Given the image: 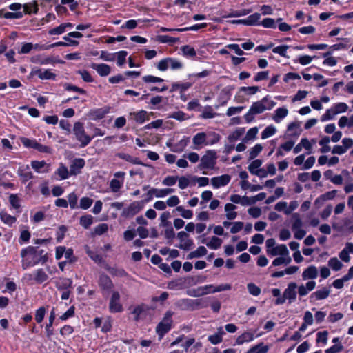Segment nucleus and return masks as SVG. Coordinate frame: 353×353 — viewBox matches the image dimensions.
Instances as JSON below:
<instances>
[{"mask_svg": "<svg viewBox=\"0 0 353 353\" xmlns=\"http://www.w3.org/2000/svg\"><path fill=\"white\" fill-rule=\"evenodd\" d=\"M276 103L270 100L268 97H263L261 100L254 102L249 111L245 114L244 118L247 123H250L254 119L256 114L263 113L266 110H271Z\"/></svg>", "mask_w": 353, "mask_h": 353, "instance_id": "nucleus-1", "label": "nucleus"}, {"mask_svg": "<svg viewBox=\"0 0 353 353\" xmlns=\"http://www.w3.org/2000/svg\"><path fill=\"white\" fill-rule=\"evenodd\" d=\"M21 256L22 258V268L23 270H26L39 263H41V261L36 253V248L32 246H28L23 249L21 252Z\"/></svg>", "mask_w": 353, "mask_h": 353, "instance_id": "nucleus-2", "label": "nucleus"}, {"mask_svg": "<svg viewBox=\"0 0 353 353\" xmlns=\"http://www.w3.org/2000/svg\"><path fill=\"white\" fill-rule=\"evenodd\" d=\"M176 306L182 310H194L198 308H205L208 306V302L205 299H183L179 300Z\"/></svg>", "mask_w": 353, "mask_h": 353, "instance_id": "nucleus-3", "label": "nucleus"}, {"mask_svg": "<svg viewBox=\"0 0 353 353\" xmlns=\"http://www.w3.org/2000/svg\"><path fill=\"white\" fill-rule=\"evenodd\" d=\"M173 314V312L167 311L163 320L157 325L156 332L159 337V340H161L163 336L170 330L172 323V316Z\"/></svg>", "mask_w": 353, "mask_h": 353, "instance_id": "nucleus-4", "label": "nucleus"}, {"mask_svg": "<svg viewBox=\"0 0 353 353\" xmlns=\"http://www.w3.org/2000/svg\"><path fill=\"white\" fill-rule=\"evenodd\" d=\"M298 286L297 284L294 282H291L288 283V287L283 292V294L282 297L277 298L275 300L276 305H281L283 304L285 300H288L289 303H292L296 299V289Z\"/></svg>", "mask_w": 353, "mask_h": 353, "instance_id": "nucleus-5", "label": "nucleus"}, {"mask_svg": "<svg viewBox=\"0 0 353 353\" xmlns=\"http://www.w3.org/2000/svg\"><path fill=\"white\" fill-rule=\"evenodd\" d=\"M73 132L77 140L80 142L81 148L87 146L92 139V137L85 133L83 124L81 122L74 123Z\"/></svg>", "mask_w": 353, "mask_h": 353, "instance_id": "nucleus-6", "label": "nucleus"}, {"mask_svg": "<svg viewBox=\"0 0 353 353\" xmlns=\"http://www.w3.org/2000/svg\"><path fill=\"white\" fill-rule=\"evenodd\" d=\"M216 152L208 150L206 154L201 157L199 168L200 170L213 169L216 165Z\"/></svg>", "mask_w": 353, "mask_h": 353, "instance_id": "nucleus-7", "label": "nucleus"}, {"mask_svg": "<svg viewBox=\"0 0 353 353\" xmlns=\"http://www.w3.org/2000/svg\"><path fill=\"white\" fill-rule=\"evenodd\" d=\"M109 310L112 313L121 312L123 310V306L120 303V294L117 291L112 292L110 300Z\"/></svg>", "mask_w": 353, "mask_h": 353, "instance_id": "nucleus-8", "label": "nucleus"}, {"mask_svg": "<svg viewBox=\"0 0 353 353\" xmlns=\"http://www.w3.org/2000/svg\"><path fill=\"white\" fill-rule=\"evenodd\" d=\"M143 202V201L132 202L128 208L123 210L122 216L125 217H132L142 210Z\"/></svg>", "mask_w": 353, "mask_h": 353, "instance_id": "nucleus-9", "label": "nucleus"}, {"mask_svg": "<svg viewBox=\"0 0 353 353\" xmlns=\"http://www.w3.org/2000/svg\"><path fill=\"white\" fill-rule=\"evenodd\" d=\"M213 288L214 286L212 285L201 286L197 288L196 289L188 291V294L193 297L204 296L209 293H212L211 289H212Z\"/></svg>", "mask_w": 353, "mask_h": 353, "instance_id": "nucleus-10", "label": "nucleus"}, {"mask_svg": "<svg viewBox=\"0 0 353 353\" xmlns=\"http://www.w3.org/2000/svg\"><path fill=\"white\" fill-rule=\"evenodd\" d=\"M231 177L228 174H223L220 176H215L211 179V183L215 188L226 185L230 181Z\"/></svg>", "mask_w": 353, "mask_h": 353, "instance_id": "nucleus-11", "label": "nucleus"}, {"mask_svg": "<svg viewBox=\"0 0 353 353\" xmlns=\"http://www.w3.org/2000/svg\"><path fill=\"white\" fill-rule=\"evenodd\" d=\"M330 293V289L329 288H323L321 290H316L313 292L310 296V301H319L327 299Z\"/></svg>", "mask_w": 353, "mask_h": 353, "instance_id": "nucleus-12", "label": "nucleus"}, {"mask_svg": "<svg viewBox=\"0 0 353 353\" xmlns=\"http://www.w3.org/2000/svg\"><path fill=\"white\" fill-rule=\"evenodd\" d=\"M85 165V161L82 158L75 159L70 167V174L71 175H77L80 173V170Z\"/></svg>", "mask_w": 353, "mask_h": 353, "instance_id": "nucleus-13", "label": "nucleus"}, {"mask_svg": "<svg viewBox=\"0 0 353 353\" xmlns=\"http://www.w3.org/2000/svg\"><path fill=\"white\" fill-rule=\"evenodd\" d=\"M90 66L93 70H95L101 77L108 76L111 72L110 67L105 63H92Z\"/></svg>", "mask_w": 353, "mask_h": 353, "instance_id": "nucleus-14", "label": "nucleus"}, {"mask_svg": "<svg viewBox=\"0 0 353 353\" xmlns=\"http://www.w3.org/2000/svg\"><path fill=\"white\" fill-rule=\"evenodd\" d=\"M99 285L103 290H110L113 287V283L108 275L102 274L99 276Z\"/></svg>", "mask_w": 353, "mask_h": 353, "instance_id": "nucleus-15", "label": "nucleus"}, {"mask_svg": "<svg viewBox=\"0 0 353 353\" xmlns=\"http://www.w3.org/2000/svg\"><path fill=\"white\" fill-rule=\"evenodd\" d=\"M318 276L317 268L314 265H310L306 268L302 273L303 280L314 279Z\"/></svg>", "mask_w": 353, "mask_h": 353, "instance_id": "nucleus-16", "label": "nucleus"}, {"mask_svg": "<svg viewBox=\"0 0 353 353\" xmlns=\"http://www.w3.org/2000/svg\"><path fill=\"white\" fill-rule=\"evenodd\" d=\"M117 156L118 157H119L120 159H123L128 162H130L132 164H135V165H144V166H147L146 164H144L143 163H142L139 158L137 157H134L130 154H125V153H123V152H119L117 154Z\"/></svg>", "mask_w": 353, "mask_h": 353, "instance_id": "nucleus-17", "label": "nucleus"}, {"mask_svg": "<svg viewBox=\"0 0 353 353\" xmlns=\"http://www.w3.org/2000/svg\"><path fill=\"white\" fill-rule=\"evenodd\" d=\"M33 73L38 76V77L41 79H55L56 74L52 72L50 70H46L44 71L41 69L36 70L33 72Z\"/></svg>", "mask_w": 353, "mask_h": 353, "instance_id": "nucleus-18", "label": "nucleus"}, {"mask_svg": "<svg viewBox=\"0 0 353 353\" xmlns=\"http://www.w3.org/2000/svg\"><path fill=\"white\" fill-rule=\"evenodd\" d=\"M268 252L270 253L272 256L281 255L288 256L289 254L288 250L285 245H279L273 248L270 251L268 250Z\"/></svg>", "mask_w": 353, "mask_h": 353, "instance_id": "nucleus-19", "label": "nucleus"}, {"mask_svg": "<svg viewBox=\"0 0 353 353\" xmlns=\"http://www.w3.org/2000/svg\"><path fill=\"white\" fill-rule=\"evenodd\" d=\"M130 116L137 123H143L145 120L148 119V113L145 110L130 112Z\"/></svg>", "mask_w": 353, "mask_h": 353, "instance_id": "nucleus-20", "label": "nucleus"}, {"mask_svg": "<svg viewBox=\"0 0 353 353\" xmlns=\"http://www.w3.org/2000/svg\"><path fill=\"white\" fill-rule=\"evenodd\" d=\"M48 279V276L46 272L42 269L39 268L34 272V281L37 283H42Z\"/></svg>", "mask_w": 353, "mask_h": 353, "instance_id": "nucleus-21", "label": "nucleus"}, {"mask_svg": "<svg viewBox=\"0 0 353 353\" xmlns=\"http://www.w3.org/2000/svg\"><path fill=\"white\" fill-rule=\"evenodd\" d=\"M288 131L291 132L290 134L292 137H298L301 134L302 130L301 129L300 122H292L288 126Z\"/></svg>", "mask_w": 353, "mask_h": 353, "instance_id": "nucleus-22", "label": "nucleus"}, {"mask_svg": "<svg viewBox=\"0 0 353 353\" xmlns=\"http://www.w3.org/2000/svg\"><path fill=\"white\" fill-rule=\"evenodd\" d=\"M153 195H154L157 198L164 197L165 195L163 194L162 189L157 188H151L147 193V197L145 199L144 202H149L153 198Z\"/></svg>", "mask_w": 353, "mask_h": 353, "instance_id": "nucleus-23", "label": "nucleus"}, {"mask_svg": "<svg viewBox=\"0 0 353 353\" xmlns=\"http://www.w3.org/2000/svg\"><path fill=\"white\" fill-rule=\"evenodd\" d=\"M236 205L232 203H227L225 205V211L226 212V217L228 220H234L237 216V212L234 211Z\"/></svg>", "mask_w": 353, "mask_h": 353, "instance_id": "nucleus-24", "label": "nucleus"}, {"mask_svg": "<svg viewBox=\"0 0 353 353\" xmlns=\"http://www.w3.org/2000/svg\"><path fill=\"white\" fill-rule=\"evenodd\" d=\"M288 114V110L285 108H279L276 110L273 119L276 123H279L281 119L285 118Z\"/></svg>", "mask_w": 353, "mask_h": 353, "instance_id": "nucleus-25", "label": "nucleus"}, {"mask_svg": "<svg viewBox=\"0 0 353 353\" xmlns=\"http://www.w3.org/2000/svg\"><path fill=\"white\" fill-rule=\"evenodd\" d=\"M55 319V312L54 310H52L50 312L49 316V322L46 326V336L50 339L51 336L53 335V330L52 329L54 320Z\"/></svg>", "mask_w": 353, "mask_h": 353, "instance_id": "nucleus-26", "label": "nucleus"}, {"mask_svg": "<svg viewBox=\"0 0 353 353\" xmlns=\"http://www.w3.org/2000/svg\"><path fill=\"white\" fill-rule=\"evenodd\" d=\"M207 249L204 246H199L196 250L191 252L188 255V259L199 258L205 256L207 254Z\"/></svg>", "mask_w": 353, "mask_h": 353, "instance_id": "nucleus-27", "label": "nucleus"}, {"mask_svg": "<svg viewBox=\"0 0 353 353\" xmlns=\"http://www.w3.org/2000/svg\"><path fill=\"white\" fill-rule=\"evenodd\" d=\"M157 40L161 43L174 44L179 41V37H172L168 35H159Z\"/></svg>", "mask_w": 353, "mask_h": 353, "instance_id": "nucleus-28", "label": "nucleus"}, {"mask_svg": "<svg viewBox=\"0 0 353 353\" xmlns=\"http://www.w3.org/2000/svg\"><path fill=\"white\" fill-rule=\"evenodd\" d=\"M18 174L23 182H26L33 177L32 173L29 171L28 166H27L25 169L19 168L18 170Z\"/></svg>", "mask_w": 353, "mask_h": 353, "instance_id": "nucleus-29", "label": "nucleus"}, {"mask_svg": "<svg viewBox=\"0 0 353 353\" xmlns=\"http://www.w3.org/2000/svg\"><path fill=\"white\" fill-rule=\"evenodd\" d=\"M254 339V335L250 332H244L236 341L237 345H242L245 342H250Z\"/></svg>", "mask_w": 353, "mask_h": 353, "instance_id": "nucleus-30", "label": "nucleus"}, {"mask_svg": "<svg viewBox=\"0 0 353 353\" xmlns=\"http://www.w3.org/2000/svg\"><path fill=\"white\" fill-rule=\"evenodd\" d=\"M261 18V14L259 13H254L252 15H250L245 19V25L246 26H254L259 25V21Z\"/></svg>", "mask_w": 353, "mask_h": 353, "instance_id": "nucleus-31", "label": "nucleus"}, {"mask_svg": "<svg viewBox=\"0 0 353 353\" xmlns=\"http://www.w3.org/2000/svg\"><path fill=\"white\" fill-rule=\"evenodd\" d=\"M0 218L1 220L5 223L8 225H12L13 223L16 222V218L13 216H11L8 214L6 212H0Z\"/></svg>", "mask_w": 353, "mask_h": 353, "instance_id": "nucleus-32", "label": "nucleus"}, {"mask_svg": "<svg viewBox=\"0 0 353 353\" xmlns=\"http://www.w3.org/2000/svg\"><path fill=\"white\" fill-rule=\"evenodd\" d=\"M72 281L70 279L59 278L57 281L56 286L58 289H67L71 286Z\"/></svg>", "mask_w": 353, "mask_h": 353, "instance_id": "nucleus-33", "label": "nucleus"}, {"mask_svg": "<svg viewBox=\"0 0 353 353\" xmlns=\"http://www.w3.org/2000/svg\"><path fill=\"white\" fill-rule=\"evenodd\" d=\"M22 7L23 8L24 12L28 14H31L32 12L36 14L39 10L36 1H34L32 3H25Z\"/></svg>", "mask_w": 353, "mask_h": 353, "instance_id": "nucleus-34", "label": "nucleus"}, {"mask_svg": "<svg viewBox=\"0 0 353 353\" xmlns=\"http://www.w3.org/2000/svg\"><path fill=\"white\" fill-rule=\"evenodd\" d=\"M185 280V279L180 278L175 281H172L168 283V288L172 290L182 289L184 288Z\"/></svg>", "mask_w": 353, "mask_h": 353, "instance_id": "nucleus-35", "label": "nucleus"}, {"mask_svg": "<svg viewBox=\"0 0 353 353\" xmlns=\"http://www.w3.org/2000/svg\"><path fill=\"white\" fill-rule=\"evenodd\" d=\"M292 230L301 228V227L303 225V223H302V221H301L300 216L298 213H294L292 214Z\"/></svg>", "mask_w": 353, "mask_h": 353, "instance_id": "nucleus-36", "label": "nucleus"}, {"mask_svg": "<svg viewBox=\"0 0 353 353\" xmlns=\"http://www.w3.org/2000/svg\"><path fill=\"white\" fill-rule=\"evenodd\" d=\"M222 244V240L216 236H212L210 241L206 243V245L210 248L216 250L221 247Z\"/></svg>", "mask_w": 353, "mask_h": 353, "instance_id": "nucleus-37", "label": "nucleus"}, {"mask_svg": "<svg viewBox=\"0 0 353 353\" xmlns=\"http://www.w3.org/2000/svg\"><path fill=\"white\" fill-rule=\"evenodd\" d=\"M328 265L334 271L340 270L342 267V263L336 258H331L328 261Z\"/></svg>", "mask_w": 353, "mask_h": 353, "instance_id": "nucleus-38", "label": "nucleus"}, {"mask_svg": "<svg viewBox=\"0 0 353 353\" xmlns=\"http://www.w3.org/2000/svg\"><path fill=\"white\" fill-rule=\"evenodd\" d=\"M268 347L263 345V343H260L250 348L247 353H267Z\"/></svg>", "mask_w": 353, "mask_h": 353, "instance_id": "nucleus-39", "label": "nucleus"}, {"mask_svg": "<svg viewBox=\"0 0 353 353\" xmlns=\"http://www.w3.org/2000/svg\"><path fill=\"white\" fill-rule=\"evenodd\" d=\"M92 223L93 218L91 215H85L80 218V224L85 229L89 228Z\"/></svg>", "mask_w": 353, "mask_h": 353, "instance_id": "nucleus-40", "label": "nucleus"}, {"mask_svg": "<svg viewBox=\"0 0 353 353\" xmlns=\"http://www.w3.org/2000/svg\"><path fill=\"white\" fill-rule=\"evenodd\" d=\"M123 184V180L112 179L110 183V187L113 192H118Z\"/></svg>", "mask_w": 353, "mask_h": 353, "instance_id": "nucleus-41", "label": "nucleus"}, {"mask_svg": "<svg viewBox=\"0 0 353 353\" xmlns=\"http://www.w3.org/2000/svg\"><path fill=\"white\" fill-rule=\"evenodd\" d=\"M276 132V129L273 125H269L266 127L264 130L261 133V138L263 139H265L272 135H274Z\"/></svg>", "mask_w": 353, "mask_h": 353, "instance_id": "nucleus-42", "label": "nucleus"}, {"mask_svg": "<svg viewBox=\"0 0 353 353\" xmlns=\"http://www.w3.org/2000/svg\"><path fill=\"white\" fill-rule=\"evenodd\" d=\"M262 165V161L260 159H256L253 161L248 166V170L252 174H255L256 171L259 170L261 165Z\"/></svg>", "mask_w": 353, "mask_h": 353, "instance_id": "nucleus-43", "label": "nucleus"}, {"mask_svg": "<svg viewBox=\"0 0 353 353\" xmlns=\"http://www.w3.org/2000/svg\"><path fill=\"white\" fill-rule=\"evenodd\" d=\"M190 86H191V83H174L172 85V88L170 90V92L176 91L179 89L181 90V92H183V91L188 90Z\"/></svg>", "mask_w": 353, "mask_h": 353, "instance_id": "nucleus-44", "label": "nucleus"}, {"mask_svg": "<svg viewBox=\"0 0 353 353\" xmlns=\"http://www.w3.org/2000/svg\"><path fill=\"white\" fill-rule=\"evenodd\" d=\"M206 139V134L204 132L197 133L192 139L193 143L196 145H200L203 144Z\"/></svg>", "mask_w": 353, "mask_h": 353, "instance_id": "nucleus-45", "label": "nucleus"}, {"mask_svg": "<svg viewBox=\"0 0 353 353\" xmlns=\"http://www.w3.org/2000/svg\"><path fill=\"white\" fill-rule=\"evenodd\" d=\"M181 50L183 52V55L185 56L194 57L196 54L194 48L188 45L182 46Z\"/></svg>", "mask_w": 353, "mask_h": 353, "instance_id": "nucleus-46", "label": "nucleus"}, {"mask_svg": "<svg viewBox=\"0 0 353 353\" xmlns=\"http://www.w3.org/2000/svg\"><path fill=\"white\" fill-rule=\"evenodd\" d=\"M288 48L289 46L287 45L279 46L273 48L272 52L275 54L281 55V57H288L286 54V51Z\"/></svg>", "mask_w": 353, "mask_h": 353, "instance_id": "nucleus-47", "label": "nucleus"}, {"mask_svg": "<svg viewBox=\"0 0 353 353\" xmlns=\"http://www.w3.org/2000/svg\"><path fill=\"white\" fill-rule=\"evenodd\" d=\"M252 12L250 9H243L241 10L232 11L230 14L227 15L228 17H239L241 16H245L250 14Z\"/></svg>", "mask_w": 353, "mask_h": 353, "instance_id": "nucleus-48", "label": "nucleus"}, {"mask_svg": "<svg viewBox=\"0 0 353 353\" xmlns=\"http://www.w3.org/2000/svg\"><path fill=\"white\" fill-rule=\"evenodd\" d=\"M247 288L249 293L253 296H257L261 294V290L260 288L253 283H248Z\"/></svg>", "mask_w": 353, "mask_h": 353, "instance_id": "nucleus-49", "label": "nucleus"}, {"mask_svg": "<svg viewBox=\"0 0 353 353\" xmlns=\"http://www.w3.org/2000/svg\"><path fill=\"white\" fill-rule=\"evenodd\" d=\"M263 147L261 144H256L250 151L249 159H254L262 151Z\"/></svg>", "mask_w": 353, "mask_h": 353, "instance_id": "nucleus-50", "label": "nucleus"}, {"mask_svg": "<svg viewBox=\"0 0 353 353\" xmlns=\"http://www.w3.org/2000/svg\"><path fill=\"white\" fill-rule=\"evenodd\" d=\"M68 203H69L70 207L72 209L77 208L78 197L74 192H72L68 196Z\"/></svg>", "mask_w": 353, "mask_h": 353, "instance_id": "nucleus-51", "label": "nucleus"}, {"mask_svg": "<svg viewBox=\"0 0 353 353\" xmlns=\"http://www.w3.org/2000/svg\"><path fill=\"white\" fill-rule=\"evenodd\" d=\"M142 79L145 83H160V82L163 81V79H161L160 77H154L152 75L144 76L142 78Z\"/></svg>", "mask_w": 353, "mask_h": 353, "instance_id": "nucleus-52", "label": "nucleus"}, {"mask_svg": "<svg viewBox=\"0 0 353 353\" xmlns=\"http://www.w3.org/2000/svg\"><path fill=\"white\" fill-rule=\"evenodd\" d=\"M243 134V129H237L233 133L228 136V140L231 143H233L234 141L238 140Z\"/></svg>", "mask_w": 353, "mask_h": 353, "instance_id": "nucleus-53", "label": "nucleus"}, {"mask_svg": "<svg viewBox=\"0 0 353 353\" xmlns=\"http://www.w3.org/2000/svg\"><path fill=\"white\" fill-rule=\"evenodd\" d=\"M348 106L345 103H336L334 106L333 114H337L339 113L345 112L347 110Z\"/></svg>", "mask_w": 353, "mask_h": 353, "instance_id": "nucleus-54", "label": "nucleus"}, {"mask_svg": "<svg viewBox=\"0 0 353 353\" xmlns=\"http://www.w3.org/2000/svg\"><path fill=\"white\" fill-rule=\"evenodd\" d=\"M176 210L181 212V216L185 219H191L193 216V212L190 210H185L182 206H177Z\"/></svg>", "mask_w": 353, "mask_h": 353, "instance_id": "nucleus-55", "label": "nucleus"}, {"mask_svg": "<svg viewBox=\"0 0 353 353\" xmlns=\"http://www.w3.org/2000/svg\"><path fill=\"white\" fill-rule=\"evenodd\" d=\"M93 203V200L89 197H83L80 200V208L86 210L88 209Z\"/></svg>", "mask_w": 353, "mask_h": 353, "instance_id": "nucleus-56", "label": "nucleus"}, {"mask_svg": "<svg viewBox=\"0 0 353 353\" xmlns=\"http://www.w3.org/2000/svg\"><path fill=\"white\" fill-rule=\"evenodd\" d=\"M21 141L25 147L34 149L35 148V145L37 143L36 140L30 139L26 137H22L21 139Z\"/></svg>", "mask_w": 353, "mask_h": 353, "instance_id": "nucleus-57", "label": "nucleus"}, {"mask_svg": "<svg viewBox=\"0 0 353 353\" xmlns=\"http://www.w3.org/2000/svg\"><path fill=\"white\" fill-rule=\"evenodd\" d=\"M169 68H170L172 70H179L181 69L183 67V64L179 61L169 58Z\"/></svg>", "mask_w": 353, "mask_h": 353, "instance_id": "nucleus-58", "label": "nucleus"}, {"mask_svg": "<svg viewBox=\"0 0 353 353\" xmlns=\"http://www.w3.org/2000/svg\"><path fill=\"white\" fill-rule=\"evenodd\" d=\"M178 180V176H168L162 181V183L166 186L174 185Z\"/></svg>", "mask_w": 353, "mask_h": 353, "instance_id": "nucleus-59", "label": "nucleus"}, {"mask_svg": "<svg viewBox=\"0 0 353 353\" xmlns=\"http://www.w3.org/2000/svg\"><path fill=\"white\" fill-rule=\"evenodd\" d=\"M46 314V309L43 307H39L36 311L35 320L38 323L42 322Z\"/></svg>", "mask_w": 353, "mask_h": 353, "instance_id": "nucleus-60", "label": "nucleus"}, {"mask_svg": "<svg viewBox=\"0 0 353 353\" xmlns=\"http://www.w3.org/2000/svg\"><path fill=\"white\" fill-rule=\"evenodd\" d=\"M263 27L268 28H276V23L274 19L272 18H265L264 19L261 23Z\"/></svg>", "mask_w": 353, "mask_h": 353, "instance_id": "nucleus-61", "label": "nucleus"}, {"mask_svg": "<svg viewBox=\"0 0 353 353\" xmlns=\"http://www.w3.org/2000/svg\"><path fill=\"white\" fill-rule=\"evenodd\" d=\"M46 165V163L44 161H33L31 163V165L32 168L37 171V172H41V169L44 168V166Z\"/></svg>", "mask_w": 353, "mask_h": 353, "instance_id": "nucleus-62", "label": "nucleus"}, {"mask_svg": "<svg viewBox=\"0 0 353 353\" xmlns=\"http://www.w3.org/2000/svg\"><path fill=\"white\" fill-rule=\"evenodd\" d=\"M9 201L11 204V205L15 208V209H18L20 208V201H19V197L15 195V194H11L10 196H9Z\"/></svg>", "mask_w": 353, "mask_h": 353, "instance_id": "nucleus-63", "label": "nucleus"}, {"mask_svg": "<svg viewBox=\"0 0 353 353\" xmlns=\"http://www.w3.org/2000/svg\"><path fill=\"white\" fill-rule=\"evenodd\" d=\"M343 350L341 344H334L330 348L325 350V353H339Z\"/></svg>", "mask_w": 353, "mask_h": 353, "instance_id": "nucleus-64", "label": "nucleus"}]
</instances>
